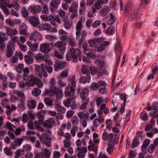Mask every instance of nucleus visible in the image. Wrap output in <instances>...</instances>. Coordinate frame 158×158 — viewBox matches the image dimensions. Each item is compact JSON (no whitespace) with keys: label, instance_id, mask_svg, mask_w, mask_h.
<instances>
[{"label":"nucleus","instance_id":"1","mask_svg":"<svg viewBox=\"0 0 158 158\" xmlns=\"http://www.w3.org/2000/svg\"><path fill=\"white\" fill-rule=\"evenodd\" d=\"M49 83L51 85L49 89L45 90V94L51 97L56 96L57 99L62 98L64 94L61 88L55 86L56 84V79L54 78H51Z\"/></svg>","mask_w":158,"mask_h":158},{"label":"nucleus","instance_id":"2","mask_svg":"<svg viewBox=\"0 0 158 158\" xmlns=\"http://www.w3.org/2000/svg\"><path fill=\"white\" fill-rule=\"evenodd\" d=\"M105 38L102 37L94 40H89L88 43L89 46L94 48L95 51L101 52L104 50L109 44L108 41H105Z\"/></svg>","mask_w":158,"mask_h":158},{"label":"nucleus","instance_id":"3","mask_svg":"<svg viewBox=\"0 0 158 158\" xmlns=\"http://www.w3.org/2000/svg\"><path fill=\"white\" fill-rule=\"evenodd\" d=\"M6 34L3 32L0 33V48H3L6 46L4 41L8 39V36H12L18 33V31L16 29L13 30L10 27H8L6 30Z\"/></svg>","mask_w":158,"mask_h":158},{"label":"nucleus","instance_id":"4","mask_svg":"<svg viewBox=\"0 0 158 158\" xmlns=\"http://www.w3.org/2000/svg\"><path fill=\"white\" fill-rule=\"evenodd\" d=\"M82 53V52L77 48L75 49L71 48L70 51L68 52L66 54V59L68 61H70L72 59L73 61H77L78 58L79 60L81 61V60Z\"/></svg>","mask_w":158,"mask_h":158},{"label":"nucleus","instance_id":"5","mask_svg":"<svg viewBox=\"0 0 158 158\" xmlns=\"http://www.w3.org/2000/svg\"><path fill=\"white\" fill-rule=\"evenodd\" d=\"M34 66L35 73L40 78L42 77L43 76L45 77L48 76L47 72L45 71L46 65L42 64L40 66H39L38 65L35 64Z\"/></svg>","mask_w":158,"mask_h":158},{"label":"nucleus","instance_id":"6","mask_svg":"<svg viewBox=\"0 0 158 158\" xmlns=\"http://www.w3.org/2000/svg\"><path fill=\"white\" fill-rule=\"evenodd\" d=\"M27 19L32 26L34 27H39V30H41V27L39 25L40 22L38 19L34 16H31L28 17Z\"/></svg>","mask_w":158,"mask_h":158},{"label":"nucleus","instance_id":"7","mask_svg":"<svg viewBox=\"0 0 158 158\" xmlns=\"http://www.w3.org/2000/svg\"><path fill=\"white\" fill-rule=\"evenodd\" d=\"M38 81V78L34 75H29L26 81V84L28 86H33Z\"/></svg>","mask_w":158,"mask_h":158},{"label":"nucleus","instance_id":"8","mask_svg":"<svg viewBox=\"0 0 158 158\" xmlns=\"http://www.w3.org/2000/svg\"><path fill=\"white\" fill-rule=\"evenodd\" d=\"M80 34L79 35H76V40L78 42L79 45H81L84 41V39H85L87 34L86 31L83 30H81L80 31Z\"/></svg>","mask_w":158,"mask_h":158},{"label":"nucleus","instance_id":"9","mask_svg":"<svg viewBox=\"0 0 158 158\" xmlns=\"http://www.w3.org/2000/svg\"><path fill=\"white\" fill-rule=\"evenodd\" d=\"M119 136L118 134H116L114 135L113 133H109L108 134V139L109 141L108 143L114 144L115 145L116 143H118Z\"/></svg>","mask_w":158,"mask_h":158},{"label":"nucleus","instance_id":"10","mask_svg":"<svg viewBox=\"0 0 158 158\" xmlns=\"http://www.w3.org/2000/svg\"><path fill=\"white\" fill-rule=\"evenodd\" d=\"M40 50L43 53H48L51 51L49 44L48 43H43L40 45Z\"/></svg>","mask_w":158,"mask_h":158},{"label":"nucleus","instance_id":"11","mask_svg":"<svg viewBox=\"0 0 158 158\" xmlns=\"http://www.w3.org/2000/svg\"><path fill=\"white\" fill-rule=\"evenodd\" d=\"M42 38L41 35L36 31L32 32L29 36L30 40L34 41L42 40Z\"/></svg>","mask_w":158,"mask_h":158},{"label":"nucleus","instance_id":"12","mask_svg":"<svg viewBox=\"0 0 158 158\" xmlns=\"http://www.w3.org/2000/svg\"><path fill=\"white\" fill-rule=\"evenodd\" d=\"M66 65L65 62L63 61H57L54 65V69L55 71H58L63 69Z\"/></svg>","mask_w":158,"mask_h":158},{"label":"nucleus","instance_id":"13","mask_svg":"<svg viewBox=\"0 0 158 158\" xmlns=\"http://www.w3.org/2000/svg\"><path fill=\"white\" fill-rule=\"evenodd\" d=\"M9 2V0H0V7L1 8L3 9L4 13L7 15H9L10 13L9 10L7 8L6 6L4 3H8Z\"/></svg>","mask_w":158,"mask_h":158},{"label":"nucleus","instance_id":"14","mask_svg":"<svg viewBox=\"0 0 158 158\" xmlns=\"http://www.w3.org/2000/svg\"><path fill=\"white\" fill-rule=\"evenodd\" d=\"M55 124V122L54 118L49 119L44 122L43 126L45 128L50 129L52 128Z\"/></svg>","mask_w":158,"mask_h":158},{"label":"nucleus","instance_id":"15","mask_svg":"<svg viewBox=\"0 0 158 158\" xmlns=\"http://www.w3.org/2000/svg\"><path fill=\"white\" fill-rule=\"evenodd\" d=\"M28 10L32 13L35 14L40 12L42 10V8L40 5L30 6H29Z\"/></svg>","mask_w":158,"mask_h":158},{"label":"nucleus","instance_id":"16","mask_svg":"<svg viewBox=\"0 0 158 158\" xmlns=\"http://www.w3.org/2000/svg\"><path fill=\"white\" fill-rule=\"evenodd\" d=\"M105 3V0H98L96 3L93 5L91 8L95 10L100 9L102 7V5Z\"/></svg>","mask_w":158,"mask_h":158},{"label":"nucleus","instance_id":"17","mask_svg":"<svg viewBox=\"0 0 158 158\" xmlns=\"http://www.w3.org/2000/svg\"><path fill=\"white\" fill-rule=\"evenodd\" d=\"M65 94L68 96H73L75 93V88L72 86L66 87L64 91Z\"/></svg>","mask_w":158,"mask_h":158},{"label":"nucleus","instance_id":"18","mask_svg":"<svg viewBox=\"0 0 158 158\" xmlns=\"http://www.w3.org/2000/svg\"><path fill=\"white\" fill-rule=\"evenodd\" d=\"M23 140V138L16 139L14 141V144H11L10 145V148L11 149H15L16 147L19 146L21 145Z\"/></svg>","mask_w":158,"mask_h":158},{"label":"nucleus","instance_id":"19","mask_svg":"<svg viewBox=\"0 0 158 158\" xmlns=\"http://www.w3.org/2000/svg\"><path fill=\"white\" fill-rule=\"evenodd\" d=\"M140 136H141L140 135H137L135 136L132 142L131 145V148L132 149H133L138 146L140 143L139 139L140 138Z\"/></svg>","mask_w":158,"mask_h":158},{"label":"nucleus","instance_id":"20","mask_svg":"<svg viewBox=\"0 0 158 158\" xmlns=\"http://www.w3.org/2000/svg\"><path fill=\"white\" fill-rule=\"evenodd\" d=\"M68 81L71 85L70 86L75 88L76 86L77 81L75 76H69L68 78Z\"/></svg>","mask_w":158,"mask_h":158},{"label":"nucleus","instance_id":"21","mask_svg":"<svg viewBox=\"0 0 158 158\" xmlns=\"http://www.w3.org/2000/svg\"><path fill=\"white\" fill-rule=\"evenodd\" d=\"M13 94H16L20 98V102H24L26 100V97L25 96L24 93L23 92H21L19 91H13Z\"/></svg>","mask_w":158,"mask_h":158},{"label":"nucleus","instance_id":"22","mask_svg":"<svg viewBox=\"0 0 158 158\" xmlns=\"http://www.w3.org/2000/svg\"><path fill=\"white\" fill-rule=\"evenodd\" d=\"M64 22V27L67 29H70L73 25L72 21L69 19L68 17H66V18L62 20Z\"/></svg>","mask_w":158,"mask_h":158},{"label":"nucleus","instance_id":"23","mask_svg":"<svg viewBox=\"0 0 158 158\" xmlns=\"http://www.w3.org/2000/svg\"><path fill=\"white\" fill-rule=\"evenodd\" d=\"M90 73H87L86 74V77L84 76H81L79 79V81L80 82L84 84L89 83L90 81Z\"/></svg>","mask_w":158,"mask_h":158},{"label":"nucleus","instance_id":"24","mask_svg":"<svg viewBox=\"0 0 158 158\" xmlns=\"http://www.w3.org/2000/svg\"><path fill=\"white\" fill-rule=\"evenodd\" d=\"M27 44L30 47L29 49L33 52H35L37 50L39 45L38 43L32 44L30 41L27 42Z\"/></svg>","mask_w":158,"mask_h":158},{"label":"nucleus","instance_id":"25","mask_svg":"<svg viewBox=\"0 0 158 158\" xmlns=\"http://www.w3.org/2000/svg\"><path fill=\"white\" fill-rule=\"evenodd\" d=\"M27 27L24 23L21 24L19 27V33L21 35H26L27 33Z\"/></svg>","mask_w":158,"mask_h":158},{"label":"nucleus","instance_id":"26","mask_svg":"<svg viewBox=\"0 0 158 158\" xmlns=\"http://www.w3.org/2000/svg\"><path fill=\"white\" fill-rule=\"evenodd\" d=\"M82 21L81 20L79 21L76 26L75 28L76 30V35H78L80 33V31L82 30Z\"/></svg>","mask_w":158,"mask_h":158},{"label":"nucleus","instance_id":"27","mask_svg":"<svg viewBox=\"0 0 158 158\" xmlns=\"http://www.w3.org/2000/svg\"><path fill=\"white\" fill-rule=\"evenodd\" d=\"M133 8V3L130 2H128L125 7L124 13H128L131 12Z\"/></svg>","mask_w":158,"mask_h":158},{"label":"nucleus","instance_id":"28","mask_svg":"<svg viewBox=\"0 0 158 158\" xmlns=\"http://www.w3.org/2000/svg\"><path fill=\"white\" fill-rule=\"evenodd\" d=\"M54 107L56 110L60 113L63 114L66 112L65 108L64 107L60 105L58 103L56 104L55 106Z\"/></svg>","mask_w":158,"mask_h":158},{"label":"nucleus","instance_id":"29","mask_svg":"<svg viewBox=\"0 0 158 158\" xmlns=\"http://www.w3.org/2000/svg\"><path fill=\"white\" fill-rule=\"evenodd\" d=\"M139 9L135 8L134 9V12L131 14V18L130 19V21H132L137 19L138 17V14L139 12Z\"/></svg>","mask_w":158,"mask_h":158},{"label":"nucleus","instance_id":"30","mask_svg":"<svg viewBox=\"0 0 158 158\" xmlns=\"http://www.w3.org/2000/svg\"><path fill=\"white\" fill-rule=\"evenodd\" d=\"M88 90L87 88L82 89L80 94V97L82 99L84 100L86 98L88 94Z\"/></svg>","mask_w":158,"mask_h":158},{"label":"nucleus","instance_id":"31","mask_svg":"<svg viewBox=\"0 0 158 158\" xmlns=\"http://www.w3.org/2000/svg\"><path fill=\"white\" fill-rule=\"evenodd\" d=\"M78 7V4L77 2H74L69 8V10L70 12H76Z\"/></svg>","mask_w":158,"mask_h":158},{"label":"nucleus","instance_id":"32","mask_svg":"<svg viewBox=\"0 0 158 158\" xmlns=\"http://www.w3.org/2000/svg\"><path fill=\"white\" fill-rule=\"evenodd\" d=\"M110 18L107 21V24L108 25H112L115 23L116 21V19L115 18V16L112 13L110 14Z\"/></svg>","mask_w":158,"mask_h":158},{"label":"nucleus","instance_id":"33","mask_svg":"<svg viewBox=\"0 0 158 158\" xmlns=\"http://www.w3.org/2000/svg\"><path fill=\"white\" fill-rule=\"evenodd\" d=\"M115 27L114 26L110 27L106 31V33L109 35H112L115 33Z\"/></svg>","mask_w":158,"mask_h":158},{"label":"nucleus","instance_id":"34","mask_svg":"<svg viewBox=\"0 0 158 158\" xmlns=\"http://www.w3.org/2000/svg\"><path fill=\"white\" fill-rule=\"evenodd\" d=\"M110 8L107 6H104L100 10L101 14L104 16L107 14L110 11Z\"/></svg>","mask_w":158,"mask_h":158},{"label":"nucleus","instance_id":"35","mask_svg":"<svg viewBox=\"0 0 158 158\" xmlns=\"http://www.w3.org/2000/svg\"><path fill=\"white\" fill-rule=\"evenodd\" d=\"M90 71L91 75H94L96 74L98 75L100 71L97 68L95 67H90Z\"/></svg>","mask_w":158,"mask_h":158},{"label":"nucleus","instance_id":"36","mask_svg":"<svg viewBox=\"0 0 158 158\" xmlns=\"http://www.w3.org/2000/svg\"><path fill=\"white\" fill-rule=\"evenodd\" d=\"M60 2V0H53L52 1L50 5L52 8L56 9Z\"/></svg>","mask_w":158,"mask_h":158},{"label":"nucleus","instance_id":"37","mask_svg":"<svg viewBox=\"0 0 158 158\" xmlns=\"http://www.w3.org/2000/svg\"><path fill=\"white\" fill-rule=\"evenodd\" d=\"M115 146V145L114 144L108 143V147L106 149L107 152L110 154H112L113 150Z\"/></svg>","mask_w":158,"mask_h":158},{"label":"nucleus","instance_id":"38","mask_svg":"<svg viewBox=\"0 0 158 158\" xmlns=\"http://www.w3.org/2000/svg\"><path fill=\"white\" fill-rule=\"evenodd\" d=\"M27 105L29 109H32L35 108L36 106V102L35 100L28 101Z\"/></svg>","mask_w":158,"mask_h":158},{"label":"nucleus","instance_id":"39","mask_svg":"<svg viewBox=\"0 0 158 158\" xmlns=\"http://www.w3.org/2000/svg\"><path fill=\"white\" fill-rule=\"evenodd\" d=\"M24 60L27 64H30L33 62V59L29 55H25L24 56Z\"/></svg>","mask_w":158,"mask_h":158},{"label":"nucleus","instance_id":"40","mask_svg":"<svg viewBox=\"0 0 158 158\" xmlns=\"http://www.w3.org/2000/svg\"><path fill=\"white\" fill-rule=\"evenodd\" d=\"M106 105L105 103L101 104L100 107L101 110H103V112L106 114H107L109 113V109L106 107Z\"/></svg>","mask_w":158,"mask_h":158},{"label":"nucleus","instance_id":"41","mask_svg":"<svg viewBox=\"0 0 158 158\" xmlns=\"http://www.w3.org/2000/svg\"><path fill=\"white\" fill-rule=\"evenodd\" d=\"M32 95L36 97L38 96L41 93V91L40 89L37 88H35L32 90Z\"/></svg>","mask_w":158,"mask_h":158},{"label":"nucleus","instance_id":"42","mask_svg":"<svg viewBox=\"0 0 158 158\" xmlns=\"http://www.w3.org/2000/svg\"><path fill=\"white\" fill-rule=\"evenodd\" d=\"M140 118L141 119L144 121H146L148 119V116L147 113L143 111L140 114Z\"/></svg>","mask_w":158,"mask_h":158},{"label":"nucleus","instance_id":"43","mask_svg":"<svg viewBox=\"0 0 158 158\" xmlns=\"http://www.w3.org/2000/svg\"><path fill=\"white\" fill-rule=\"evenodd\" d=\"M121 129V126L119 124L116 123L115 126L112 128V131L115 133H119L120 132L119 130Z\"/></svg>","mask_w":158,"mask_h":158},{"label":"nucleus","instance_id":"44","mask_svg":"<svg viewBox=\"0 0 158 158\" xmlns=\"http://www.w3.org/2000/svg\"><path fill=\"white\" fill-rule=\"evenodd\" d=\"M150 140L148 139H145L143 142V144L142 146V149H146L149 144Z\"/></svg>","mask_w":158,"mask_h":158},{"label":"nucleus","instance_id":"45","mask_svg":"<svg viewBox=\"0 0 158 158\" xmlns=\"http://www.w3.org/2000/svg\"><path fill=\"white\" fill-rule=\"evenodd\" d=\"M115 51H117L119 55V58L120 57L121 55V46L120 43H118V44H116L115 47Z\"/></svg>","mask_w":158,"mask_h":158},{"label":"nucleus","instance_id":"46","mask_svg":"<svg viewBox=\"0 0 158 158\" xmlns=\"http://www.w3.org/2000/svg\"><path fill=\"white\" fill-rule=\"evenodd\" d=\"M21 13L23 16L25 18H28V10L25 7H23L22 8Z\"/></svg>","mask_w":158,"mask_h":158},{"label":"nucleus","instance_id":"47","mask_svg":"<svg viewBox=\"0 0 158 158\" xmlns=\"http://www.w3.org/2000/svg\"><path fill=\"white\" fill-rule=\"evenodd\" d=\"M35 58L36 60H40L43 61L45 60H46V58L41 53H38L36 55L35 57Z\"/></svg>","mask_w":158,"mask_h":158},{"label":"nucleus","instance_id":"48","mask_svg":"<svg viewBox=\"0 0 158 158\" xmlns=\"http://www.w3.org/2000/svg\"><path fill=\"white\" fill-rule=\"evenodd\" d=\"M20 119L24 123H26L28 121L29 117L27 114L24 113L20 118Z\"/></svg>","mask_w":158,"mask_h":158},{"label":"nucleus","instance_id":"49","mask_svg":"<svg viewBox=\"0 0 158 158\" xmlns=\"http://www.w3.org/2000/svg\"><path fill=\"white\" fill-rule=\"evenodd\" d=\"M10 60L13 63H15L17 62L18 60V53L17 52H16L14 56H12L10 59Z\"/></svg>","mask_w":158,"mask_h":158},{"label":"nucleus","instance_id":"50","mask_svg":"<svg viewBox=\"0 0 158 158\" xmlns=\"http://www.w3.org/2000/svg\"><path fill=\"white\" fill-rule=\"evenodd\" d=\"M23 63H20L17 66L16 68V71L18 72L21 73L23 72Z\"/></svg>","mask_w":158,"mask_h":158},{"label":"nucleus","instance_id":"51","mask_svg":"<svg viewBox=\"0 0 158 158\" xmlns=\"http://www.w3.org/2000/svg\"><path fill=\"white\" fill-rule=\"evenodd\" d=\"M100 85H99L98 82H94L91 84L90 87L92 89L94 90H96L98 89Z\"/></svg>","mask_w":158,"mask_h":158},{"label":"nucleus","instance_id":"52","mask_svg":"<svg viewBox=\"0 0 158 158\" xmlns=\"http://www.w3.org/2000/svg\"><path fill=\"white\" fill-rule=\"evenodd\" d=\"M15 45L14 42H10L7 44V48L10 49L11 50L15 51Z\"/></svg>","mask_w":158,"mask_h":158},{"label":"nucleus","instance_id":"53","mask_svg":"<svg viewBox=\"0 0 158 158\" xmlns=\"http://www.w3.org/2000/svg\"><path fill=\"white\" fill-rule=\"evenodd\" d=\"M72 100L73 99L70 98L65 100L63 102L64 105L67 107H70L71 104H72Z\"/></svg>","mask_w":158,"mask_h":158},{"label":"nucleus","instance_id":"54","mask_svg":"<svg viewBox=\"0 0 158 158\" xmlns=\"http://www.w3.org/2000/svg\"><path fill=\"white\" fill-rule=\"evenodd\" d=\"M99 91L102 94H106L108 92V89L106 87L104 86L99 88Z\"/></svg>","mask_w":158,"mask_h":158},{"label":"nucleus","instance_id":"55","mask_svg":"<svg viewBox=\"0 0 158 158\" xmlns=\"http://www.w3.org/2000/svg\"><path fill=\"white\" fill-rule=\"evenodd\" d=\"M23 79L24 80H26V77L27 76V73L29 72V70L28 67H25L23 69Z\"/></svg>","mask_w":158,"mask_h":158},{"label":"nucleus","instance_id":"56","mask_svg":"<svg viewBox=\"0 0 158 158\" xmlns=\"http://www.w3.org/2000/svg\"><path fill=\"white\" fill-rule=\"evenodd\" d=\"M89 102V99H86L85 100V102L81 106L80 109L82 110H85L87 108Z\"/></svg>","mask_w":158,"mask_h":158},{"label":"nucleus","instance_id":"57","mask_svg":"<svg viewBox=\"0 0 158 158\" xmlns=\"http://www.w3.org/2000/svg\"><path fill=\"white\" fill-rule=\"evenodd\" d=\"M59 15L60 17H61L62 20L65 19L66 18V17H68L65 15V12L62 9H60L59 11Z\"/></svg>","mask_w":158,"mask_h":158},{"label":"nucleus","instance_id":"58","mask_svg":"<svg viewBox=\"0 0 158 158\" xmlns=\"http://www.w3.org/2000/svg\"><path fill=\"white\" fill-rule=\"evenodd\" d=\"M97 105L100 106L101 104L104 102L103 98L102 97H99L95 99Z\"/></svg>","mask_w":158,"mask_h":158},{"label":"nucleus","instance_id":"59","mask_svg":"<svg viewBox=\"0 0 158 158\" xmlns=\"http://www.w3.org/2000/svg\"><path fill=\"white\" fill-rule=\"evenodd\" d=\"M96 11L97 10H95L94 9L91 8V9L90 10L88 13V16L89 18L93 17L95 15Z\"/></svg>","mask_w":158,"mask_h":158},{"label":"nucleus","instance_id":"60","mask_svg":"<svg viewBox=\"0 0 158 158\" xmlns=\"http://www.w3.org/2000/svg\"><path fill=\"white\" fill-rule=\"evenodd\" d=\"M81 72L83 74L90 73L89 70L87 69V66L85 65H83L82 66Z\"/></svg>","mask_w":158,"mask_h":158},{"label":"nucleus","instance_id":"61","mask_svg":"<svg viewBox=\"0 0 158 158\" xmlns=\"http://www.w3.org/2000/svg\"><path fill=\"white\" fill-rule=\"evenodd\" d=\"M77 150L84 154L86 153L87 152V148L85 147H77Z\"/></svg>","mask_w":158,"mask_h":158},{"label":"nucleus","instance_id":"62","mask_svg":"<svg viewBox=\"0 0 158 158\" xmlns=\"http://www.w3.org/2000/svg\"><path fill=\"white\" fill-rule=\"evenodd\" d=\"M155 146L152 144H151L148 149V152L150 154L153 152Z\"/></svg>","mask_w":158,"mask_h":158},{"label":"nucleus","instance_id":"63","mask_svg":"<svg viewBox=\"0 0 158 158\" xmlns=\"http://www.w3.org/2000/svg\"><path fill=\"white\" fill-rule=\"evenodd\" d=\"M44 101L47 105L49 106L52 105L53 102L52 101L51 99L48 98H45L44 99Z\"/></svg>","mask_w":158,"mask_h":158},{"label":"nucleus","instance_id":"64","mask_svg":"<svg viewBox=\"0 0 158 158\" xmlns=\"http://www.w3.org/2000/svg\"><path fill=\"white\" fill-rule=\"evenodd\" d=\"M68 70L67 69H65L61 72L60 76L64 77H66L68 76Z\"/></svg>","mask_w":158,"mask_h":158}]
</instances>
